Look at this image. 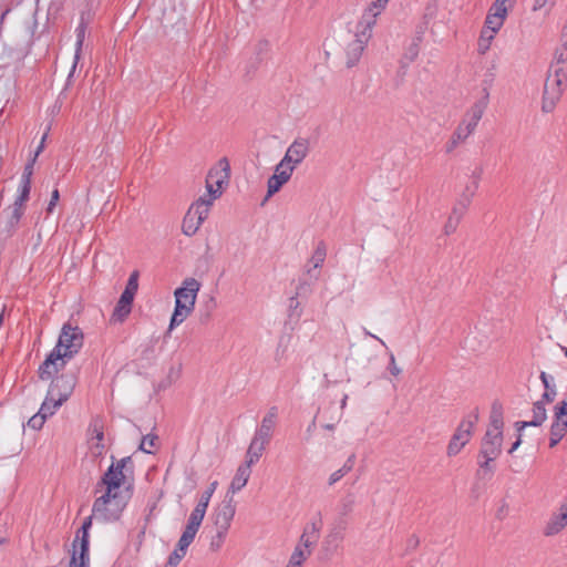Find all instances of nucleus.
Here are the masks:
<instances>
[{
	"label": "nucleus",
	"mask_w": 567,
	"mask_h": 567,
	"mask_svg": "<svg viewBox=\"0 0 567 567\" xmlns=\"http://www.w3.org/2000/svg\"><path fill=\"white\" fill-rule=\"evenodd\" d=\"M83 346V333L79 327L63 324L54 349L39 368V378L49 380L64 368L66 360L75 355Z\"/></svg>",
	"instance_id": "nucleus-1"
},
{
	"label": "nucleus",
	"mask_w": 567,
	"mask_h": 567,
	"mask_svg": "<svg viewBox=\"0 0 567 567\" xmlns=\"http://www.w3.org/2000/svg\"><path fill=\"white\" fill-rule=\"evenodd\" d=\"M218 485L217 481H214L209 487L200 495V498L190 513L187 524L185 526L184 532L182 533V536L179 537L176 548L174 551L169 555L168 560L165 565V567H176L181 560L185 557L187 549L189 545L193 543L202 522L205 517L208 504L210 502V498L216 491V487Z\"/></svg>",
	"instance_id": "nucleus-2"
},
{
	"label": "nucleus",
	"mask_w": 567,
	"mask_h": 567,
	"mask_svg": "<svg viewBox=\"0 0 567 567\" xmlns=\"http://www.w3.org/2000/svg\"><path fill=\"white\" fill-rule=\"evenodd\" d=\"M200 282L195 278H186L174 292L175 308L171 318L168 332L182 324L194 311Z\"/></svg>",
	"instance_id": "nucleus-3"
},
{
	"label": "nucleus",
	"mask_w": 567,
	"mask_h": 567,
	"mask_svg": "<svg viewBox=\"0 0 567 567\" xmlns=\"http://www.w3.org/2000/svg\"><path fill=\"white\" fill-rule=\"evenodd\" d=\"M373 25L367 20H359L355 30L349 31L342 39L344 54V64L347 68H353L360 60L367 43L372 35Z\"/></svg>",
	"instance_id": "nucleus-4"
},
{
	"label": "nucleus",
	"mask_w": 567,
	"mask_h": 567,
	"mask_svg": "<svg viewBox=\"0 0 567 567\" xmlns=\"http://www.w3.org/2000/svg\"><path fill=\"white\" fill-rule=\"evenodd\" d=\"M503 411L502 406L494 403L489 415V424L482 440L478 456L498 457L503 445Z\"/></svg>",
	"instance_id": "nucleus-5"
},
{
	"label": "nucleus",
	"mask_w": 567,
	"mask_h": 567,
	"mask_svg": "<svg viewBox=\"0 0 567 567\" xmlns=\"http://www.w3.org/2000/svg\"><path fill=\"white\" fill-rule=\"evenodd\" d=\"M128 493H109L104 491L93 504V517L100 522H115L127 505Z\"/></svg>",
	"instance_id": "nucleus-6"
},
{
	"label": "nucleus",
	"mask_w": 567,
	"mask_h": 567,
	"mask_svg": "<svg viewBox=\"0 0 567 567\" xmlns=\"http://www.w3.org/2000/svg\"><path fill=\"white\" fill-rule=\"evenodd\" d=\"M567 85V72L548 70L545 81L542 110L551 112Z\"/></svg>",
	"instance_id": "nucleus-7"
},
{
	"label": "nucleus",
	"mask_w": 567,
	"mask_h": 567,
	"mask_svg": "<svg viewBox=\"0 0 567 567\" xmlns=\"http://www.w3.org/2000/svg\"><path fill=\"white\" fill-rule=\"evenodd\" d=\"M128 465H132L130 456L112 463L102 476L99 485L104 487V491H107L109 493H127V491L122 489V486L125 485L127 473L131 472Z\"/></svg>",
	"instance_id": "nucleus-8"
},
{
	"label": "nucleus",
	"mask_w": 567,
	"mask_h": 567,
	"mask_svg": "<svg viewBox=\"0 0 567 567\" xmlns=\"http://www.w3.org/2000/svg\"><path fill=\"white\" fill-rule=\"evenodd\" d=\"M478 421V411L474 410L457 426L449 445L447 455L455 456L470 442L475 424Z\"/></svg>",
	"instance_id": "nucleus-9"
},
{
	"label": "nucleus",
	"mask_w": 567,
	"mask_h": 567,
	"mask_svg": "<svg viewBox=\"0 0 567 567\" xmlns=\"http://www.w3.org/2000/svg\"><path fill=\"white\" fill-rule=\"evenodd\" d=\"M486 107H487V96L475 102L470 107V110L465 113L462 122L458 124V126L455 130L457 140H466L474 133Z\"/></svg>",
	"instance_id": "nucleus-10"
},
{
	"label": "nucleus",
	"mask_w": 567,
	"mask_h": 567,
	"mask_svg": "<svg viewBox=\"0 0 567 567\" xmlns=\"http://www.w3.org/2000/svg\"><path fill=\"white\" fill-rule=\"evenodd\" d=\"M310 152V141L307 137H297L287 148L281 162L296 169Z\"/></svg>",
	"instance_id": "nucleus-11"
},
{
	"label": "nucleus",
	"mask_w": 567,
	"mask_h": 567,
	"mask_svg": "<svg viewBox=\"0 0 567 567\" xmlns=\"http://www.w3.org/2000/svg\"><path fill=\"white\" fill-rule=\"evenodd\" d=\"M313 546V539L310 538L309 530L303 529L286 567H301L310 557Z\"/></svg>",
	"instance_id": "nucleus-12"
},
{
	"label": "nucleus",
	"mask_w": 567,
	"mask_h": 567,
	"mask_svg": "<svg viewBox=\"0 0 567 567\" xmlns=\"http://www.w3.org/2000/svg\"><path fill=\"white\" fill-rule=\"evenodd\" d=\"M293 171L295 169H292V167L281 161L275 166V172L267 182V198L274 196L286 183L289 182Z\"/></svg>",
	"instance_id": "nucleus-13"
},
{
	"label": "nucleus",
	"mask_w": 567,
	"mask_h": 567,
	"mask_svg": "<svg viewBox=\"0 0 567 567\" xmlns=\"http://www.w3.org/2000/svg\"><path fill=\"white\" fill-rule=\"evenodd\" d=\"M74 385L75 382L73 378L61 375L52 381L49 389L50 398L54 399L55 396L58 399V405H62L71 395Z\"/></svg>",
	"instance_id": "nucleus-14"
},
{
	"label": "nucleus",
	"mask_w": 567,
	"mask_h": 567,
	"mask_svg": "<svg viewBox=\"0 0 567 567\" xmlns=\"http://www.w3.org/2000/svg\"><path fill=\"white\" fill-rule=\"evenodd\" d=\"M89 447L93 455L100 456L105 450L104 444V425L99 417L92 420L89 427Z\"/></svg>",
	"instance_id": "nucleus-15"
},
{
	"label": "nucleus",
	"mask_w": 567,
	"mask_h": 567,
	"mask_svg": "<svg viewBox=\"0 0 567 567\" xmlns=\"http://www.w3.org/2000/svg\"><path fill=\"white\" fill-rule=\"evenodd\" d=\"M278 416V409L271 406L267 414L262 417L260 426L257 429L252 440L260 442L261 444L268 445L272 436L274 429L276 426Z\"/></svg>",
	"instance_id": "nucleus-16"
},
{
	"label": "nucleus",
	"mask_w": 567,
	"mask_h": 567,
	"mask_svg": "<svg viewBox=\"0 0 567 567\" xmlns=\"http://www.w3.org/2000/svg\"><path fill=\"white\" fill-rule=\"evenodd\" d=\"M567 527V504L564 502L557 513H554L544 527V535L556 536Z\"/></svg>",
	"instance_id": "nucleus-17"
},
{
	"label": "nucleus",
	"mask_w": 567,
	"mask_h": 567,
	"mask_svg": "<svg viewBox=\"0 0 567 567\" xmlns=\"http://www.w3.org/2000/svg\"><path fill=\"white\" fill-rule=\"evenodd\" d=\"M235 515V506L233 505V498L225 499L220 506L217 507L215 513V525L216 529L221 532H228L230 523Z\"/></svg>",
	"instance_id": "nucleus-18"
},
{
	"label": "nucleus",
	"mask_w": 567,
	"mask_h": 567,
	"mask_svg": "<svg viewBox=\"0 0 567 567\" xmlns=\"http://www.w3.org/2000/svg\"><path fill=\"white\" fill-rule=\"evenodd\" d=\"M229 162L227 158H221L218 163L212 167L207 174V179L210 183L216 184L218 187H224L225 184L229 181Z\"/></svg>",
	"instance_id": "nucleus-19"
},
{
	"label": "nucleus",
	"mask_w": 567,
	"mask_h": 567,
	"mask_svg": "<svg viewBox=\"0 0 567 567\" xmlns=\"http://www.w3.org/2000/svg\"><path fill=\"white\" fill-rule=\"evenodd\" d=\"M467 206H468V200H458L453 206L452 212L449 215L447 220L444 225V234L445 235H451L456 230L463 215L465 214V212L467 209Z\"/></svg>",
	"instance_id": "nucleus-20"
},
{
	"label": "nucleus",
	"mask_w": 567,
	"mask_h": 567,
	"mask_svg": "<svg viewBox=\"0 0 567 567\" xmlns=\"http://www.w3.org/2000/svg\"><path fill=\"white\" fill-rule=\"evenodd\" d=\"M134 297L122 292L120 300L113 311L112 319L122 322L131 312Z\"/></svg>",
	"instance_id": "nucleus-21"
},
{
	"label": "nucleus",
	"mask_w": 567,
	"mask_h": 567,
	"mask_svg": "<svg viewBox=\"0 0 567 567\" xmlns=\"http://www.w3.org/2000/svg\"><path fill=\"white\" fill-rule=\"evenodd\" d=\"M250 475V468L239 465L229 485L228 494H236L237 492L241 491L246 486Z\"/></svg>",
	"instance_id": "nucleus-22"
},
{
	"label": "nucleus",
	"mask_w": 567,
	"mask_h": 567,
	"mask_svg": "<svg viewBox=\"0 0 567 567\" xmlns=\"http://www.w3.org/2000/svg\"><path fill=\"white\" fill-rule=\"evenodd\" d=\"M546 420V409L543 401H537L534 403L533 408V420L532 421H523L517 422L516 426L518 431L527 427V426H539Z\"/></svg>",
	"instance_id": "nucleus-23"
},
{
	"label": "nucleus",
	"mask_w": 567,
	"mask_h": 567,
	"mask_svg": "<svg viewBox=\"0 0 567 567\" xmlns=\"http://www.w3.org/2000/svg\"><path fill=\"white\" fill-rule=\"evenodd\" d=\"M212 206V199H207L206 196H202L190 205L188 212L192 215H194L199 221L204 223L209 215Z\"/></svg>",
	"instance_id": "nucleus-24"
},
{
	"label": "nucleus",
	"mask_w": 567,
	"mask_h": 567,
	"mask_svg": "<svg viewBox=\"0 0 567 567\" xmlns=\"http://www.w3.org/2000/svg\"><path fill=\"white\" fill-rule=\"evenodd\" d=\"M549 70L567 72V40L556 48Z\"/></svg>",
	"instance_id": "nucleus-25"
},
{
	"label": "nucleus",
	"mask_w": 567,
	"mask_h": 567,
	"mask_svg": "<svg viewBox=\"0 0 567 567\" xmlns=\"http://www.w3.org/2000/svg\"><path fill=\"white\" fill-rule=\"evenodd\" d=\"M389 0H372L368 8L363 11L361 20L369 21V24L373 25L377 22L378 16L385 9Z\"/></svg>",
	"instance_id": "nucleus-26"
},
{
	"label": "nucleus",
	"mask_w": 567,
	"mask_h": 567,
	"mask_svg": "<svg viewBox=\"0 0 567 567\" xmlns=\"http://www.w3.org/2000/svg\"><path fill=\"white\" fill-rule=\"evenodd\" d=\"M266 446H267L266 444H261L260 442H258L256 440H251L250 445L246 453V460L241 465L247 466L248 468L251 470V466L254 464H256L259 461V458L261 457Z\"/></svg>",
	"instance_id": "nucleus-27"
},
{
	"label": "nucleus",
	"mask_w": 567,
	"mask_h": 567,
	"mask_svg": "<svg viewBox=\"0 0 567 567\" xmlns=\"http://www.w3.org/2000/svg\"><path fill=\"white\" fill-rule=\"evenodd\" d=\"M93 515L85 519L81 529L78 532V535L73 542H76L78 550L82 553H89V528L91 527Z\"/></svg>",
	"instance_id": "nucleus-28"
},
{
	"label": "nucleus",
	"mask_w": 567,
	"mask_h": 567,
	"mask_svg": "<svg viewBox=\"0 0 567 567\" xmlns=\"http://www.w3.org/2000/svg\"><path fill=\"white\" fill-rule=\"evenodd\" d=\"M567 432V420L556 417L550 429L549 446L554 447L564 437Z\"/></svg>",
	"instance_id": "nucleus-29"
},
{
	"label": "nucleus",
	"mask_w": 567,
	"mask_h": 567,
	"mask_svg": "<svg viewBox=\"0 0 567 567\" xmlns=\"http://www.w3.org/2000/svg\"><path fill=\"white\" fill-rule=\"evenodd\" d=\"M354 458H355L354 454L350 455L348 457V460L346 461V463L342 465V467H340L339 470H337L330 474V476L328 478L329 486L334 485L337 482H339L343 476H346L353 468Z\"/></svg>",
	"instance_id": "nucleus-30"
},
{
	"label": "nucleus",
	"mask_w": 567,
	"mask_h": 567,
	"mask_svg": "<svg viewBox=\"0 0 567 567\" xmlns=\"http://www.w3.org/2000/svg\"><path fill=\"white\" fill-rule=\"evenodd\" d=\"M202 221H199L194 215H192L188 210L183 219L182 231L186 236H193L197 233L199 227L202 226Z\"/></svg>",
	"instance_id": "nucleus-31"
},
{
	"label": "nucleus",
	"mask_w": 567,
	"mask_h": 567,
	"mask_svg": "<svg viewBox=\"0 0 567 567\" xmlns=\"http://www.w3.org/2000/svg\"><path fill=\"white\" fill-rule=\"evenodd\" d=\"M85 32H86V24L82 20L75 30L76 43H75V54H74V62H73L72 71H74V69L78 64V61L80 60L82 47H83L84 39H85Z\"/></svg>",
	"instance_id": "nucleus-32"
},
{
	"label": "nucleus",
	"mask_w": 567,
	"mask_h": 567,
	"mask_svg": "<svg viewBox=\"0 0 567 567\" xmlns=\"http://www.w3.org/2000/svg\"><path fill=\"white\" fill-rule=\"evenodd\" d=\"M496 33L488 31L486 29H482L480 39L477 42V52L484 55L491 48V44L495 38Z\"/></svg>",
	"instance_id": "nucleus-33"
},
{
	"label": "nucleus",
	"mask_w": 567,
	"mask_h": 567,
	"mask_svg": "<svg viewBox=\"0 0 567 567\" xmlns=\"http://www.w3.org/2000/svg\"><path fill=\"white\" fill-rule=\"evenodd\" d=\"M89 553L78 550L76 542L73 544V554L69 567H87Z\"/></svg>",
	"instance_id": "nucleus-34"
},
{
	"label": "nucleus",
	"mask_w": 567,
	"mask_h": 567,
	"mask_svg": "<svg viewBox=\"0 0 567 567\" xmlns=\"http://www.w3.org/2000/svg\"><path fill=\"white\" fill-rule=\"evenodd\" d=\"M355 505V499L352 494H348L344 496L340 504L338 505V515L340 518L347 517L349 514L352 513Z\"/></svg>",
	"instance_id": "nucleus-35"
},
{
	"label": "nucleus",
	"mask_w": 567,
	"mask_h": 567,
	"mask_svg": "<svg viewBox=\"0 0 567 567\" xmlns=\"http://www.w3.org/2000/svg\"><path fill=\"white\" fill-rule=\"evenodd\" d=\"M61 405H58V399L54 396V399L50 398V394L48 393L45 400L43 401L39 412L42 413L44 417H49L54 414L56 409H59Z\"/></svg>",
	"instance_id": "nucleus-36"
},
{
	"label": "nucleus",
	"mask_w": 567,
	"mask_h": 567,
	"mask_svg": "<svg viewBox=\"0 0 567 567\" xmlns=\"http://www.w3.org/2000/svg\"><path fill=\"white\" fill-rule=\"evenodd\" d=\"M506 19H503L501 17L493 16L487 12V16L485 18L484 29L492 31L494 33H497L501 28L503 27Z\"/></svg>",
	"instance_id": "nucleus-37"
},
{
	"label": "nucleus",
	"mask_w": 567,
	"mask_h": 567,
	"mask_svg": "<svg viewBox=\"0 0 567 567\" xmlns=\"http://www.w3.org/2000/svg\"><path fill=\"white\" fill-rule=\"evenodd\" d=\"M326 247L323 244H320L318 245V247L316 248L311 259H310V262L313 265V268H319L322 266L324 259H326Z\"/></svg>",
	"instance_id": "nucleus-38"
},
{
	"label": "nucleus",
	"mask_w": 567,
	"mask_h": 567,
	"mask_svg": "<svg viewBox=\"0 0 567 567\" xmlns=\"http://www.w3.org/2000/svg\"><path fill=\"white\" fill-rule=\"evenodd\" d=\"M138 289V271L134 270L127 280L124 293H128L130 296L134 297L136 291Z\"/></svg>",
	"instance_id": "nucleus-39"
},
{
	"label": "nucleus",
	"mask_w": 567,
	"mask_h": 567,
	"mask_svg": "<svg viewBox=\"0 0 567 567\" xmlns=\"http://www.w3.org/2000/svg\"><path fill=\"white\" fill-rule=\"evenodd\" d=\"M206 190L208 193V195L206 197H207V199H212L213 204L223 194V188L216 186V184H214V183L208 182L207 178H206Z\"/></svg>",
	"instance_id": "nucleus-40"
},
{
	"label": "nucleus",
	"mask_w": 567,
	"mask_h": 567,
	"mask_svg": "<svg viewBox=\"0 0 567 567\" xmlns=\"http://www.w3.org/2000/svg\"><path fill=\"white\" fill-rule=\"evenodd\" d=\"M341 540H342V535L340 533H337V532L330 533L324 542L326 549L327 550L337 549L338 545Z\"/></svg>",
	"instance_id": "nucleus-41"
},
{
	"label": "nucleus",
	"mask_w": 567,
	"mask_h": 567,
	"mask_svg": "<svg viewBox=\"0 0 567 567\" xmlns=\"http://www.w3.org/2000/svg\"><path fill=\"white\" fill-rule=\"evenodd\" d=\"M157 441V436L155 435H145L142 439L140 444V450L145 453H152V449L155 447Z\"/></svg>",
	"instance_id": "nucleus-42"
},
{
	"label": "nucleus",
	"mask_w": 567,
	"mask_h": 567,
	"mask_svg": "<svg viewBox=\"0 0 567 567\" xmlns=\"http://www.w3.org/2000/svg\"><path fill=\"white\" fill-rule=\"evenodd\" d=\"M226 534H227V532H221V529H216V535L213 536L212 542H210L212 550L216 551L221 547L224 539L226 537Z\"/></svg>",
	"instance_id": "nucleus-43"
},
{
	"label": "nucleus",
	"mask_w": 567,
	"mask_h": 567,
	"mask_svg": "<svg viewBox=\"0 0 567 567\" xmlns=\"http://www.w3.org/2000/svg\"><path fill=\"white\" fill-rule=\"evenodd\" d=\"M23 204H19L17 202H14L13 206H12V210H11V215H10V225L13 226L16 225L19 219L21 218L22 214H23Z\"/></svg>",
	"instance_id": "nucleus-44"
},
{
	"label": "nucleus",
	"mask_w": 567,
	"mask_h": 567,
	"mask_svg": "<svg viewBox=\"0 0 567 567\" xmlns=\"http://www.w3.org/2000/svg\"><path fill=\"white\" fill-rule=\"evenodd\" d=\"M45 420L47 417H44L42 413L38 412L37 414L29 419L28 425L33 430H40L43 426Z\"/></svg>",
	"instance_id": "nucleus-45"
},
{
	"label": "nucleus",
	"mask_w": 567,
	"mask_h": 567,
	"mask_svg": "<svg viewBox=\"0 0 567 567\" xmlns=\"http://www.w3.org/2000/svg\"><path fill=\"white\" fill-rule=\"evenodd\" d=\"M305 529H308L309 533H310V538L313 539V545L316 544L318 537H319V532L321 529V520L319 519L318 522H311L309 523Z\"/></svg>",
	"instance_id": "nucleus-46"
},
{
	"label": "nucleus",
	"mask_w": 567,
	"mask_h": 567,
	"mask_svg": "<svg viewBox=\"0 0 567 567\" xmlns=\"http://www.w3.org/2000/svg\"><path fill=\"white\" fill-rule=\"evenodd\" d=\"M31 183H27V182H21V186H20V195L19 197L16 199L17 203L19 204H24L28 198H29V194H30V186Z\"/></svg>",
	"instance_id": "nucleus-47"
},
{
	"label": "nucleus",
	"mask_w": 567,
	"mask_h": 567,
	"mask_svg": "<svg viewBox=\"0 0 567 567\" xmlns=\"http://www.w3.org/2000/svg\"><path fill=\"white\" fill-rule=\"evenodd\" d=\"M508 12L509 11L505 7H502V6L497 4L496 2H494L488 10V13L496 16V17H501L503 19L507 18Z\"/></svg>",
	"instance_id": "nucleus-48"
},
{
	"label": "nucleus",
	"mask_w": 567,
	"mask_h": 567,
	"mask_svg": "<svg viewBox=\"0 0 567 567\" xmlns=\"http://www.w3.org/2000/svg\"><path fill=\"white\" fill-rule=\"evenodd\" d=\"M388 370H389V372L393 377H398L401 373V368H399V365L396 364L395 357H394V354L392 352H389V367H388Z\"/></svg>",
	"instance_id": "nucleus-49"
},
{
	"label": "nucleus",
	"mask_w": 567,
	"mask_h": 567,
	"mask_svg": "<svg viewBox=\"0 0 567 567\" xmlns=\"http://www.w3.org/2000/svg\"><path fill=\"white\" fill-rule=\"evenodd\" d=\"M478 187V181H474L472 185L466 186L465 192L460 200H468L471 202L472 197L474 196L476 189Z\"/></svg>",
	"instance_id": "nucleus-50"
},
{
	"label": "nucleus",
	"mask_w": 567,
	"mask_h": 567,
	"mask_svg": "<svg viewBox=\"0 0 567 567\" xmlns=\"http://www.w3.org/2000/svg\"><path fill=\"white\" fill-rule=\"evenodd\" d=\"M478 457L482 458V461L478 462L481 470L484 472L492 473L493 472L492 462H494L497 457H492V456H491V458H489V456H478Z\"/></svg>",
	"instance_id": "nucleus-51"
},
{
	"label": "nucleus",
	"mask_w": 567,
	"mask_h": 567,
	"mask_svg": "<svg viewBox=\"0 0 567 567\" xmlns=\"http://www.w3.org/2000/svg\"><path fill=\"white\" fill-rule=\"evenodd\" d=\"M35 157H33L24 167L21 182L31 183V176L33 174V164L35 162Z\"/></svg>",
	"instance_id": "nucleus-52"
},
{
	"label": "nucleus",
	"mask_w": 567,
	"mask_h": 567,
	"mask_svg": "<svg viewBox=\"0 0 567 567\" xmlns=\"http://www.w3.org/2000/svg\"><path fill=\"white\" fill-rule=\"evenodd\" d=\"M564 416H567V400L559 402L555 408V417L564 419Z\"/></svg>",
	"instance_id": "nucleus-53"
},
{
	"label": "nucleus",
	"mask_w": 567,
	"mask_h": 567,
	"mask_svg": "<svg viewBox=\"0 0 567 567\" xmlns=\"http://www.w3.org/2000/svg\"><path fill=\"white\" fill-rule=\"evenodd\" d=\"M419 54V43L417 42H413L406 50L405 52V58L409 60V61H413Z\"/></svg>",
	"instance_id": "nucleus-54"
},
{
	"label": "nucleus",
	"mask_w": 567,
	"mask_h": 567,
	"mask_svg": "<svg viewBox=\"0 0 567 567\" xmlns=\"http://www.w3.org/2000/svg\"><path fill=\"white\" fill-rule=\"evenodd\" d=\"M555 396H556V389H555V386H553L550 389H545V392H544L540 401H543L544 404L550 403V402L554 401Z\"/></svg>",
	"instance_id": "nucleus-55"
},
{
	"label": "nucleus",
	"mask_w": 567,
	"mask_h": 567,
	"mask_svg": "<svg viewBox=\"0 0 567 567\" xmlns=\"http://www.w3.org/2000/svg\"><path fill=\"white\" fill-rule=\"evenodd\" d=\"M347 400H348V395L344 394L342 400H341V404H340V409L339 411L337 412V414L332 417L334 420V423H338L340 422V420L342 419V415H343V409L346 408L347 405Z\"/></svg>",
	"instance_id": "nucleus-56"
},
{
	"label": "nucleus",
	"mask_w": 567,
	"mask_h": 567,
	"mask_svg": "<svg viewBox=\"0 0 567 567\" xmlns=\"http://www.w3.org/2000/svg\"><path fill=\"white\" fill-rule=\"evenodd\" d=\"M465 140H457L456 133L454 132L450 142L446 145V152H452L460 143H463Z\"/></svg>",
	"instance_id": "nucleus-57"
},
{
	"label": "nucleus",
	"mask_w": 567,
	"mask_h": 567,
	"mask_svg": "<svg viewBox=\"0 0 567 567\" xmlns=\"http://www.w3.org/2000/svg\"><path fill=\"white\" fill-rule=\"evenodd\" d=\"M555 0H534L533 11L542 10L546 4H554Z\"/></svg>",
	"instance_id": "nucleus-58"
},
{
	"label": "nucleus",
	"mask_w": 567,
	"mask_h": 567,
	"mask_svg": "<svg viewBox=\"0 0 567 567\" xmlns=\"http://www.w3.org/2000/svg\"><path fill=\"white\" fill-rule=\"evenodd\" d=\"M539 378H540L542 383H543L545 389H550V388L554 386V385L550 384V381H553V378L550 375H548L546 372L543 371L540 373Z\"/></svg>",
	"instance_id": "nucleus-59"
},
{
	"label": "nucleus",
	"mask_w": 567,
	"mask_h": 567,
	"mask_svg": "<svg viewBox=\"0 0 567 567\" xmlns=\"http://www.w3.org/2000/svg\"><path fill=\"white\" fill-rule=\"evenodd\" d=\"M59 200V190L54 189L51 195V199L48 206V212L51 213L56 202Z\"/></svg>",
	"instance_id": "nucleus-60"
},
{
	"label": "nucleus",
	"mask_w": 567,
	"mask_h": 567,
	"mask_svg": "<svg viewBox=\"0 0 567 567\" xmlns=\"http://www.w3.org/2000/svg\"><path fill=\"white\" fill-rule=\"evenodd\" d=\"M495 2L511 11L515 6L516 0H495Z\"/></svg>",
	"instance_id": "nucleus-61"
},
{
	"label": "nucleus",
	"mask_w": 567,
	"mask_h": 567,
	"mask_svg": "<svg viewBox=\"0 0 567 567\" xmlns=\"http://www.w3.org/2000/svg\"><path fill=\"white\" fill-rule=\"evenodd\" d=\"M47 136H48V133H44L41 138L40 145L38 146L33 157L37 158L39 156V154L43 151Z\"/></svg>",
	"instance_id": "nucleus-62"
},
{
	"label": "nucleus",
	"mask_w": 567,
	"mask_h": 567,
	"mask_svg": "<svg viewBox=\"0 0 567 567\" xmlns=\"http://www.w3.org/2000/svg\"><path fill=\"white\" fill-rule=\"evenodd\" d=\"M298 306H299V301H298V299H297L296 297L290 298L289 307H290L291 309H297V308H298Z\"/></svg>",
	"instance_id": "nucleus-63"
},
{
	"label": "nucleus",
	"mask_w": 567,
	"mask_h": 567,
	"mask_svg": "<svg viewBox=\"0 0 567 567\" xmlns=\"http://www.w3.org/2000/svg\"><path fill=\"white\" fill-rule=\"evenodd\" d=\"M561 38L564 39V41L567 40V20L565 21L563 29H561Z\"/></svg>",
	"instance_id": "nucleus-64"
}]
</instances>
